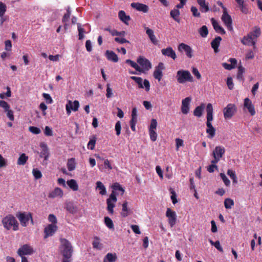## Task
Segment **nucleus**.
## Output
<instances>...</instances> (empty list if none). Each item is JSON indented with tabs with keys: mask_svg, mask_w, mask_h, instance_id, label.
Returning <instances> with one entry per match:
<instances>
[{
	"mask_svg": "<svg viewBox=\"0 0 262 262\" xmlns=\"http://www.w3.org/2000/svg\"><path fill=\"white\" fill-rule=\"evenodd\" d=\"M260 28L255 26L252 31L249 32L241 39V42L244 45L253 46V48L255 49L257 38L260 36Z\"/></svg>",
	"mask_w": 262,
	"mask_h": 262,
	"instance_id": "nucleus-1",
	"label": "nucleus"
},
{
	"mask_svg": "<svg viewBox=\"0 0 262 262\" xmlns=\"http://www.w3.org/2000/svg\"><path fill=\"white\" fill-rule=\"evenodd\" d=\"M2 223L4 228L7 230H9L12 227L14 231H16L18 229V223L15 218L11 214L7 215L3 218Z\"/></svg>",
	"mask_w": 262,
	"mask_h": 262,
	"instance_id": "nucleus-2",
	"label": "nucleus"
},
{
	"mask_svg": "<svg viewBox=\"0 0 262 262\" xmlns=\"http://www.w3.org/2000/svg\"><path fill=\"white\" fill-rule=\"evenodd\" d=\"M176 78L179 83H184L187 81L192 82L193 77L187 70H181L177 73Z\"/></svg>",
	"mask_w": 262,
	"mask_h": 262,
	"instance_id": "nucleus-3",
	"label": "nucleus"
},
{
	"mask_svg": "<svg viewBox=\"0 0 262 262\" xmlns=\"http://www.w3.org/2000/svg\"><path fill=\"white\" fill-rule=\"evenodd\" d=\"M137 62L140 66V70L137 71L140 73H145L151 68V62L143 56H139L137 60Z\"/></svg>",
	"mask_w": 262,
	"mask_h": 262,
	"instance_id": "nucleus-4",
	"label": "nucleus"
},
{
	"mask_svg": "<svg viewBox=\"0 0 262 262\" xmlns=\"http://www.w3.org/2000/svg\"><path fill=\"white\" fill-rule=\"evenodd\" d=\"M237 112V107L235 104L229 103L224 108L223 114L225 119H230Z\"/></svg>",
	"mask_w": 262,
	"mask_h": 262,
	"instance_id": "nucleus-5",
	"label": "nucleus"
},
{
	"mask_svg": "<svg viewBox=\"0 0 262 262\" xmlns=\"http://www.w3.org/2000/svg\"><path fill=\"white\" fill-rule=\"evenodd\" d=\"M16 217L19 220L20 224L24 227L27 226L29 221L30 220L32 224H33V220L31 213L19 212L16 214Z\"/></svg>",
	"mask_w": 262,
	"mask_h": 262,
	"instance_id": "nucleus-6",
	"label": "nucleus"
},
{
	"mask_svg": "<svg viewBox=\"0 0 262 262\" xmlns=\"http://www.w3.org/2000/svg\"><path fill=\"white\" fill-rule=\"evenodd\" d=\"M225 152V149L223 146H217L212 152L213 160L211 161V163L216 164L219 162L223 155Z\"/></svg>",
	"mask_w": 262,
	"mask_h": 262,
	"instance_id": "nucleus-7",
	"label": "nucleus"
},
{
	"mask_svg": "<svg viewBox=\"0 0 262 262\" xmlns=\"http://www.w3.org/2000/svg\"><path fill=\"white\" fill-rule=\"evenodd\" d=\"M117 199L114 191H113L109 198L106 200L107 210L111 214L114 213V208Z\"/></svg>",
	"mask_w": 262,
	"mask_h": 262,
	"instance_id": "nucleus-8",
	"label": "nucleus"
},
{
	"mask_svg": "<svg viewBox=\"0 0 262 262\" xmlns=\"http://www.w3.org/2000/svg\"><path fill=\"white\" fill-rule=\"evenodd\" d=\"M207 121L206 126L207 128H214L212 125L211 121L213 120V107L211 103H208L206 107Z\"/></svg>",
	"mask_w": 262,
	"mask_h": 262,
	"instance_id": "nucleus-9",
	"label": "nucleus"
},
{
	"mask_svg": "<svg viewBox=\"0 0 262 262\" xmlns=\"http://www.w3.org/2000/svg\"><path fill=\"white\" fill-rule=\"evenodd\" d=\"M130 78L138 84L139 88L143 89L145 88L146 92H148L149 91L150 83L148 80L144 79V84L143 85L142 78L139 77L131 76Z\"/></svg>",
	"mask_w": 262,
	"mask_h": 262,
	"instance_id": "nucleus-10",
	"label": "nucleus"
},
{
	"mask_svg": "<svg viewBox=\"0 0 262 262\" xmlns=\"http://www.w3.org/2000/svg\"><path fill=\"white\" fill-rule=\"evenodd\" d=\"M166 216L168 218V222L171 227H173L177 221V214L170 208H168L166 212Z\"/></svg>",
	"mask_w": 262,
	"mask_h": 262,
	"instance_id": "nucleus-11",
	"label": "nucleus"
},
{
	"mask_svg": "<svg viewBox=\"0 0 262 262\" xmlns=\"http://www.w3.org/2000/svg\"><path fill=\"white\" fill-rule=\"evenodd\" d=\"M178 49L181 52H185L186 55L189 58H191L193 56V50L187 44L181 43L178 46Z\"/></svg>",
	"mask_w": 262,
	"mask_h": 262,
	"instance_id": "nucleus-12",
	"label": "nucleus"
},
{
	"mask_svg": "<svg viewBox=\"0 0 262 262\" xmlns=\"http://www.w3.org/2000/svg\"><path fill=\"white\" fill-rule=\"evenodd\" d=\"M222 20L229 31L233 30L232 26V20L231 17L229 15L227 11H223V14L222 16Z\"/></svg>",
	"mask_w": 262,
	"mask_h": 262,
	"instance_id": "nucleus-13",
	"label": "nucleus"
},
{
	"mask_svg": "<svg viewBox=\"0 0 262 262\" xmlns=\"http://www.w3.org/2000/svg\"><path fill=\"white\" fill-rule=\"evenodd\" d=\"M33 252V248L27 244L22 246L17 251L18 254L21 257L25 255H30Z\"/></svg>",
	"mask_w": 262,
	"mask_h": 262,
	"instance_id": "nucleus-14",
	"label": "nucleus"
},
{
	"mask_svg": "<svg viewBox=\"0 0 262 262\" xmlns=\"http://www.w3.org/2000/svg\"><path fill=\"white\" fill-rule=\"evenodd\" d=\"M79 107V103L77 100L72 101L71 100L68 101V103L67 104V114L69 115L71 111L76 112L78 111Z\"/></svg>",
	"mask_w": 262,
	"mask_h": 262,
	"instance_id": "nucleus-15",
	"label": "nucleus"
},
{
	"mask_svg": "<svg viewBox=\"0 0 262 262\" xmlns=\"http://www.w3.org/2000/svg\"><path fill=\"white\" fill-rule=\"evenodd\" d=\"M57 227L55 224H49L44 229V238L52 236L56 231Z\"/></svg>",
	"mask_w": 262,
	"mask_h": 262,
	"instance_id": "nucleus-16",
	"label": "nucleus"
},
{
	"mask_svg": "<svg viewBox=\"0 0 262 262\" xmlns=\"http://www.w3.org/2000/svg\"><path fill=\"white\" fill-rule=\"evenodd\" d=\"M244 107L248 110L251 116H254L255 114L254 106L249 98H246L244 99Z\"/></svg>",
	"mask_w": 262,
	"mask_h": 262,
	"instance_id": "nucleus-17",
	"label": "nucleus"
},
{
	"mask_svg": "<svg viewBox=\"0 0 262 262\" xmlns=\"http://www.w3.org/2000/svg\"><path fill=\"white\" fill-rule=\"evenodd\" d=\"M164 69V64L162 62H160L158 66L156 67L154 72L153 76L154 78L160 81L163 76L162 70Z\"/></svg>",
	"mask_w": 262,
	"mask_h": 262,
	"instance_id": "nucleus-18",
	"label": "nucleus"
},
{
	"mask_svg": "<svg viewBox=\"0 0 262 262\" xmlns=\"http://www.w3.org/2000/svg\"><path fill=\"white\" fill-rule=\"evenodd\" d=\"M130 5L131 7L134 9H135L137 11H141L143 13H147L149 10L148 6L143 4L139 3H133Z\"/></svg>",
	"mask_w": 262,
	"mask_h": 262,
	"instance_id": "nucleus-19",
	"label": "nucleus"
},
{
	"mask_svg": "<svg viewBox=\"0 0 262 262\" xmlns=\"http://www.w3.org/2000/svg\"><path fill=\"white\" fill-rule=\"evenodd\" d=\"M161 53L163 55L170 57L173 60H175L177 58L175 51L170 47H168L166 49H163L161 50Z\"/></svg>",
	"mask_w": 262,
	"mask_h": 262,
	"instance_id": "nucleus-20",
	"label": "nucleus"
},
{
	"mask_svg": "<svg viewBox=\"0 0 262 262\" xmlns=\"http://www.w3.org/2000/svg\"><path fill=\"white\" fill-rule=\"evenodd\" d=\"M191 101L190 97H186L182 101L181 111L183 114H187L189 111V104Z\"/></svg>",
	"mask_w": 262,
	"mask_h": 262,
	"instance_id": "nucleus-21",
	"label": "nucleus"
},
{
	"mask_svg": "<svg viewBox=\"0 0 262 262\" xmlns=\"http://www.w3.org/2000/svg\"><path fill=\"white\" fill-rule=\"evenodd\" d=\"M74 249L71 244L67 240V262H72Z\"/></svg>",
	"mask_w": 262,
	"mask_h": 262,
	"instance_id": "nucleus-22",
	"label": "nucleus"
},
{
	"mask_svg": "<svg viewBox=\"0 0 262 262\" xmlns=\"http://www.w3.org/2000/svg\"><path fill=\"white\" fill-rule=\"evenodd\" d=\"M144 29L151 42L155 45H158V41L154 34L153 30L146 26L144 27Z\"/></svg>",
	"mask_w": 262,
	"mask_h": 262,
	"instance_id": "nucleus-23",
	"label": "nucleus"
},
{
	"mask_svg": "<svg viewBox=\"0 0 262 262\" xmlns=\"http://www.w3.org/2000/svg\"><path fill=\"white\" fill-rule=\"evenodd\" d=\"M105 55L108 60L117 62L118 61V57L117 55L113 51L106 50L105 53Z\"/></svg>",
	"mask_w": 262,
	"mask_h": 262,
	"instance_id": "nucleus-24",
	"label": "nucleus"
},
{
	"mask_svg": "<svg viewBox=\"0 0 262 262\" xmlns=\"http://www.w3.org/2000/svg\"><path fill=\"white\" fill-rule=\"evenodd\" d=\"M132 213V211L131 209L128 206V202L127 201L124 202L122 204L121 215L123 217H125L130 215Z\"/></svg>",
	"mask_w": 262,
	"mask_h": 262,
	"instance_id": "nucleus-25",
	"label": "nucleus"
},
{
	"mask_svg": "<svg viewBox=\"0 0 262 262\" xmlns=\"http://www.w3.org/2000/svg\"><path fill=\"white\" fill-rule=\"evenodd\" d=\"M40 146L41 148L40 157L43 158L45 160H47L49 156V149L47 145L44 143H41Z\"/></svg>",
	"mask_w": 262,
	"mask_h": 262,
	"instance_id": "nucleus-26",
	"label": "nucleus"
},
{
	"mask_svg": "<svg viewBox=\"0 0 262 262\" xmlns=\"http://www.w3.org/2000/svg\"><path fill=\"white\" fill-rule=\"evenodd\" d=\"M63 195V191L59 188L56 187L49 194V198L54 199L55 198H61Z\"/></svg>",
	"mask_w": 262,
	"mask_h": 262,
	"instance_id": "nucleus-27",
	"label": "nucleus"
},
{
	"mask_svg": "<svg viewBox=\"0 0 262 262\" xmlns=\"http://www.w3.org/2000/svg\"><path fill=\"white\" fill-rule=\"evenodd\" d=\"M222 40V38L220 36L215 37L211 42V47L213 49L215 53L219 52V47L220 45V42Z\"/></svg>",
	"mask_w": 262,
	"mask_h": 262,
	"instance_id": "nucleus-28",
	"label": "nucleus"
},
{
	"mask_svg": "<svg viewBox=\"0 0 262 262\" xmlns=\"http://www.w3.org/2000/svg\"><path fill=\"white\" fill-rule=\"evenodd\" d=\"M211 22L213 28L216 32L220 33L222 34H225L226 33L225 30L219 25L218 23L215 20L214 18L211 19Z\"/></svg>",
	"mask_w": 262,
	"mask_h": 262,
	"instance_id": "nucleus-29",
	"label": "nucleus"
},
{
	"mask_svg": "<svg viewBox=\"0 0 262 262\" xmlns=\"http://www.w3.org/2000/svg\"><path fill=\"white\" fill-rule=\"evenodd\" d=\"M205 108V104H201L200 105L197 106L193 111L194 116L197 117H201L202 115L203 112Z\"/></svg>",
	"mask_w": 262,
	"mask_h": 262,
	"instance_id": "nucleus-30",
	"label": "nucleus"
},
{
	"mask_svg": "<svg viewBox=\"0 0 262 262\" xmlns=\"http://www.w3.org/2000/svg\"><path fill=\"white\" fill-rule=\"evenodd\" d=\"M67 185L73 191H76L78 190V185L76 180L71 179L67 181Z\"/></svg>",
	"mask_w": 262,
	"mask_h": 262,
	"instance_id": "nucleus-31",
	"label": "nucleus"
},
{
	"mask_svg": "<svg viewBox=\"0 0 262 262\" xmlns=\"http://www.w3.org/2000/svg\"><path fill=\"white\" fill-rule=\"evenodd\" d=\"M117 258L116 254L108 253L104 257L103 262H115Z\"/></svg>",
	"mask_w": 262,
	"mask_h": 262,
	"instance_id": "nucleus-32",
	"label": "nucleus"
},
{
	"mask_svg": "<svg viewBox=\"0 0 262 262\" xmlns=\"http://www.w3.org/2000/svg\"><path fill=\"white\" fill-rule=\"evenodd\" d=\"M96 184V189L99 190V193L102 195L106 194V188L103 183L100 181H97Z\"/></svg>",
	"mask_w": 262,
	"mask_h": 262,
	"instance_id": "nucleus-33",
	"label": "nucleus"
},
{
	"mask_svg": "<svg viewBox=\"0 0 262 262\" xmlns=\"http://www.w3.org/2000/svg\"><path fill=\"white\" fill-rule=\"evenodd\" d=\"M180 14V12L178 9H173L170 12V16L178 23L180 22V19L179 18Z\"/></svg>",
	"mask_w": 262,
	"mask_h": 262,
	"instance_id": "nucleus-34",
	"label": "nucleus"
},
{
	"mask_svg": "<svg viewBox=\"0 0 262 262\" xmlns=\"http://www.w3.org/2000/svg\"><path fill=\"white\" fill-rule=\"evenodd\" d=\"M118 15L120 19L125 24H127V22L130 19L129 16L126 15L125 12L123 10L119 12Z\"/></svg>",
	"mask_w": 262,
	"mask_h": 262,
	"instance_id": "nucleus-35",
	"label": "nucleus"
},
{
	"mask_svg": "<svg viewBox=\"0 0 262 262\" xmlns=\"http://www.w3.org/2000/svg\"><path fill=\"white\" fill-rule=\"evenodd\" d=\"M28 160V157L25 154H21L17 160V164L19 165H24Z\"/></svg>",
	"mask_w": 262,
	"mask_h": 262,
	"instance_id": "nucleus-36",
	"label": "nucleus"
},
{
	"mask_svg": "<svg viewBox=\"0 0 262 262\" xmlns=\"http://www.w3.org/2000/svg\"><path fill=\"white\" fill-rule=\"evenodd\" d=\"M236 2L237 3L241 11L244 13H247L248 10L246 7V6L244 4V0H235Z\"/></svg>",
	"mask_w": 262,
	"mask_h": 262,
	"instance_id": "nucleus-37",
	"label": "nucleus"
},
{
	"mask_svg": "<svg viewBox=\"0 0 262 262\" xmlns=\"http://www.w3.org/2000/svg\"><path fill=\"white\" fill-rule=\"evenodd\" d=\"M68 168L69 171H72L75 169L76 162L74 158L69 159L67 163Z\"/></svg>",
	"mask_w": 262,
	"mask_h": 262,
	"instance_id": "nucleus-38",
	"label": "nucleus"
},
{
	"mask_svg": "<svg viewBox=\"0 0 262 262\" xmlns=\"http://www.w3.org/2000/svg\"><path fill=\"white\" fill-rule=\"evenodd\" d=\"M198 32L201 37L204 38L206 37L208 34V30L207 26L205 25L203 26L199 29Z\"/></svg>",
	"mask_w": 262,
	"mask_h": 262,
	"instance_id": "nucleus-39",
	"label": "nucleus"
},
{
	"mask_svg": "<svg viewBox=\"0 0 262 262\" xmlns=\"http://www.w3.org/2000/svg\"><path fill=\"white\" fill-rule=\"evenodd\" d=\"M245 72V68L242 66L238 67V72L237 74V78L239 80H244L243 74Z\"/></svg>",
	"mask_w": 262,
	"mask_h": 262,
	"instance_id": "nucleus-40",
	"label": "nucleus"
},
{
	"mask_svg": "<svg viewBox=\"0 0 262 262\" xmlns=\"http://www.w3.org/2000/svg\"><path fill=\"white\" fill-rule=\"evenodd\" d=\"M104 223L105 225L110 229H114V224L112 220L108 216L104 217Z\"/></svg>",
	"mask_w": 262,
	"mask_h": 262,
	"instance_id": "nucleus-41",
	"label": "nucleus"
},
{
	"mask_svg": "<svg viewBox=\"0 0 262 262\" xmlns=\"http://www.w3.org/2000/svg\"><path fill=\"white\" fill-rule=\"evenodd\" d=\"M234 205V201L231 199H226L224 201V206L226 209H231Z\"/></svg>",
	"mask_w": 262,
	"mask_h": 262,
	"instance_id": "nucleus-42",
	"label": "nucleus"
},
{
	"mask_svg": "<svg viewBox=\"0 0 262 262\" xmlns=\"http://www.w3.org/2000/svg\"><path fill=\"white\" fill-rule=\"evenodd\" d=\"M78 25V38L79 40H82L84 38V33H85V31L83 28H82L80 24H77Z\"/></svg>",
	"mask_w": 262,
	"mask_h": 262,
	"instance_id": "nucleus-43",
	"label": "nucleus"
},
{
	"mask_svg": "<svg viewBox=\"0 0 262 262\" xmlns=\"http://www.w3.org/2000/svg\"><path fill=\"white\" fill-rule=\"evenodd\" d=\"M125 62L126 63L129 64L132 67L134 68L136 71L140 70V67L138 64V63L132 61L130 59H126L125 60Z\"/></svg>",
	"mask_w": 262,
	"mask_h": 262,
	"instance_id": "nucleus-44",
	"label": "nucleus"
},
{
	"mask_svg": "<svg viewBox=\"0 0 262 262\" xmlns=\"http://www.w3.org/2000/svg\"><path fill=\"white\" fill-rule=\"evenodd\" d=\"M96 141V138L95 137H93L92 138L90 139L88 144V148L91 150L94 149L95 148Z\"/></svg>",
	"mask_w": 262,
	"mask_h": 262,
	"instance_id": "nucleus-45",
	"label": "nucleus"
},
{
	"mask_svg": "<svg viewBox=\"0 0 262 262\" xmlns=\"http://www.w3.org/2000/svg\"><path fill=\"white\" fill-rule=\"evenodd\" d=\"M200 11L203 13L207 12L209 10V5L205 2L204 3L199 5Z\"/></svg>",
	"mask_w": 262,
	"mask_h": 262,
	"instance_id": "nucleus-46",
	"label": "nucleus"
},
{
	"mask_svg": "<svg viewBox=\"0 0 262 262\" xmlns=\"http://www.w3.org/2000/svg\"><path fill=\"white\" fill-rule=\"evenodd\" d=\"M200 11L203 13L207 12L209 10V5L205 2L204 3L199 5Z\"/></svg>",
	"mask_w": 262,
	"mask_h": 262,
	"instance_id": "nucleus-47",
	"label": "nucleus"
},
{
	"mask_svg": "<svg viewBox=\"0 0 262 262\" xmlns=\"http://www.w3.org/2000/svg\"><path fill=\"white\" fill-rule=\"evenodd\" d=\"M32 173L33 176L36 179H39L41 178L42 174L41 171L36 169V168H33L32 170Z\"/></svg>",
	"mask_w": 262,
	"mask_h": 262,
	"instance_id": "nucleus-48",
	"label": "nucleus"
},
{
	"mask_svg": "<svg viewBox=\"0 0 262 262\" xmlns=\"http://www.w3.org/2000/svg\"><path fill=\"white\" fill-rule=\"evenodd\" d=\"M190 11L192 13V15L194 17H200L201 14L199 12L198 8L195 6H192L190 8Z\"/></svg>",
	"mask_w": 262,
	"mask_h": 262,
	"instance_id": "nucleus-49",
	"label": "nucleus"
},
{
	"mask_svg": "<svg viewBox=\"0 0 262 262\" xmlns=\"http://www.w3.org/2000/svg\"><path fill=\"white\" fill-rule=\"evenodd\" d=\"M206 133L208 134V138L210 139H212L213 138L215 134V129L214 128H207Z\"/></svg>",
	"mask_w": 262,
	"mask_h": 262,
	"instance_id": "nucleus-50",
	"label": "nucleus"
},
{
	"mask_svg": "<svg viewBox=\"0 0 262 262\" xmlns=\"http://www.w3.org/2000/svg\"><path fill=\"white\" fill-rule=\"evenodd\" d=\"M221 178H222V180L223 181L225 185L226 186H229L230 184V181L228 179V178L226 177L225 173H221L220 174Z\"/></svg>",
	"mask_w": 262,
	"mask_h": 262,
	"instance_id": "nucleus-51",
	"label": "nucleus"
},
{
	"mask_svg": "<svg viewBox=\"0 0 262 262\" xmlns=\"http://www.w3.org/2000/svg\"><path fill=\"white\" fill-rule=\"evenodd\" d=\"M29 130L33 134L37 135L40 133V129L37 127L35 126H30L29 127Z\"/></svg>",
	"mask_w": 262,
	"mask_h": 262,
	"instance_id": "nucleus-52",
	"label": "nucleus"
},
{
	"mask_svg": "<svg viewBox=\"0 0 262 262\" xmlns=\"http://www.w3.org/2000/svg\"><path fill=\"white\" fill-rule=\"evenodd\" d=\"M0 107L3 108L5 110V111L6 112L10 110V106L8 103L4 100L0 101Z\"/></svg>",
	"mask_w": 262,
	"mask_h": 262,
	"instance_id": "nucleus-53",
	"label": "nucleus"
},
{
	"mask_svg": "<svg viewBox=\"0 0 262 262\" xmlns=\"http://www.w3.org/2000/svg\"><path fill=\"white\" fill-rule=\"evenodd\" d=\"M6 11V6L2 2H0V17H3Z\"/></svg>",
	"mask_w": 262,
	"mask_h": 262,
	"instance_id": "nucleus-54",
	"label": "nucleus"
},
{
	"mask_svg": "<svg viewBox=\"0 0 262 262\" xmlns=\"http://www.w3.org/2000/svg\"><path fill=\"white\" fill-rule=\"evenodd\" d=\"M157 126V122L156 119H152L151 120L149 130H155Z\"/></svg>",
	"mask_w": 262,
	"mask_h": 262,
	"instance_id": "nucleus-55",
	"label": "nucleus"
},
{
	"mask_svg": "<svg viewBox=\"0 0 262 262\" xmlns=\"http://www.w3.org/2000/svg\"><path fill=\"white\" fill-rule=\"evenodd\" d=\"M112 188L114 190H120L122 191V194H123L124 192L123 188L118 183H114L112 186Z\"/></svg>",
	"mask_w": 262,
	"mask_h": 262,
	"instance_id": "nucleus-56",
	"label": "nucleus"
},
{
	"mask_svg": "<svg viewBox=\"0 0 262 262\" xmlns=\"http://www.w3.org/2000/svg\"><path fill=\"white\" fill-rule=\"evenodd\" d=\"M227 85L229 90H232L234 88V83L232 78L230 77L227 79Z\"/></svg>",
	"mask_w": 262,
	"mask_h": 262,
	"instance_id": "nucleus-57",
	"label": "nucleus"
},
{
	"mask_svg": "<svg viewBox=\"0 0 262 262\" xmlns=\"http://www.w3.org/2000/svg\"><path fill=\"white\" fill-rule=\"evenodd\" d=\"M93 246L94 248L101 249L102 248L101 244L99 242V238L96 237L95 240L93 242Z\"/></svg>",
	"mask_w": 262,
	"mask_h": 262,
	"instance_id": "nucleus-58",
	"label": "nucleus"
},
{
	"mask_svg": "<svg viewBox=\"0 0 262 262\" xmlns=\"http://www.w3.org/2000/svg\"><path fill=\"white\" fill-rule=\"evenodd\" d=\"M115 130L116 132V135L119 136L121 133V123L119 121H117L115 124Z\"/></svg>",
	"mask_w": 262,
	"mask_h": 262,
	"instance_id": "nucleus-59",
	"label": "nucleus"
},
{
	"mask_svg": "<svg viewBox=\"0 0 262 262\" xmlns=\"http://www.w3.org/2000/svg\"><path fill=\"white\" fill-rule=\"evenodd\" d=\"M42 95L47 103L51 104L53 102V100L49 94L43 93Z\"/></svg>",
	"mask_w": 262,
	"mask_h": 262,
	"instance_id": "nucleus-60",
	"label": "nucleus"
},
{
	"mask_svg": "<svg viewBox=\"0 0 262 262\" xmlns=\"http://www.w3.org/2000/svg\"><path fill=\"white\" fill-rule=\"evenodd\" d=\"M44 134L47 136H53L52 129L50 127L47 126L45 127Z\"/></svg>",
	"mask_w": 262,
	"mask_h": 262,
	"instance_id": "nucleus-61",
	"label": "nucleus"
},
{
	"mask_svg": "<svg viewBox=\"0 0 262 262\" xmlns=\"http://www.w3.org/2000/svg\"><path fill=\"white\" fill-rule=\"evenodd\" d=\"M113 95L112 90L110 88V85L109 84H107V88H106V96L107 98H110L112 97Z\"/></svg>",
	"mask_w": 262,
	"mask_h": 262,
	"instance_id": "nucleus-62",
	"label": "nucleus"
},
{
	"mask_svg": "<svg viewBox=\"0 0 262 262\" xmlns=\"http://www.w3.org/2000/svg\"><path fill=\"white\" fill-rule=\"evenodd\" d=\"M48 220L50 222L52 223L51 224L55 225L57 223V219L56 216L53 214H50L49 215Z\"/></svg>",
	"mask_w": 262,
	"mask_h": 262,
	"instance_id": "nucleus-63",
	"label": "nucleus"
},
{
	"mask_svg": "<svg viewBox=\"0 0 262 262\" xmlns=\"http://www.w3.org/2000/svg\"><path fill=\"white\" fill-rule=\"evenodd\" d=\"M150 138L151 141H155L157 140V134L155 130H149Z\"/></svg>",
	"mask_w": 262,
	"mask_h": 262,
	"instance_id": "nucleus-64",
	"label": "nucleus"
}]
</instances>
